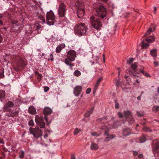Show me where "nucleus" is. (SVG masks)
I'll return each mask as SVG.
<instances>
[{"instance_id":"obj_1","label":"nucleus","mask_w":159,"mask_h":159,"mask_svg":"<svg viewBox=\"0 0 159 159\" xmlns=\"http://www.w3.org/2000/svg\"><path fill=\"white\" fill-rule=\"evenodd\" d=\"M93 5V7L96 9V13L94 16L100 18V19L103 20L106 19L107 14L106 9L99 4L97 5L96 4L94 3Z\"/></svg>"},{"instance_id":"obj_2","label":"nucleus","mask_w":159,"mask_h":159,"mask_svg":"<svg viewBox=\"0 0 159 159\" xmlns=\"http://www.w3.org/2000/svg\"><path fill=\"white\" fill-rule=\"evenodd\" d=\"M76 56V52L74 50H70L67 52V58L65 60V63L69 66L71 70H72V67L74 66V65L70 61H74Z\"/></svg>"},{"instance_id":"obj_3","label":"nucleus","mask_w":159,"mask_h":159,"mask_svg":"<svg viewBox=\"0 0 159 159\" xmlns=\"http://www.w3.org/2000/svg\"><path fill=\"white\" fill-rule=\"evenodd\" d=\"M101 20L100 18L92 16L90 17V23L93 27L98 30L100 29L102 26Z\"/></svg>"},{"instance_id":"obj_4","label":"nucleus","mask_w":159,"mask_h":159,"mask_svg":"<svg viewBox=\"0 0 159 159\" xmlns=\"http://www.w3.org/2000/svg\"><path fill=\"white\" fill-rule=\"evenodd\" d=\"M87 30V26L83 23H80L76 25L74 28L75 33L80 35H84Z\"/></svg>"},{"instance_id":"obj_5","label":"nucleus","mask_w":159,"mask_h":159,"mask_svg":"<svg viewBox=\"0 0 159 159\" xmlns=\"http://www.w3.org/2000/svg\"><path fill=\"white\" fill-rule=\"evenodd\" d=\"M29 130L31 134L33 135L34 137L38 139L42 135V132L39 128H33L30 127Z\"/></svg>"},{"instance_id":"obj_6","label":"nucleus","mask_w":159,"mask_h":159,"mask_svg":"<svg viewBox=\"0 0 159 159\" xmlns=\"http://www.w3.org/2000/svg\"><path fill=\"white\" fill-rule=\"evenodd\" d=\"M47 23L49 25H52L55 21V17L52 11L47 13L46 15Z\"/></svg>"},{"instance_id":"obj_7","label":"nucleus","mask_w":159,"mask_h":159,"mask_svg":"<svg viewBox=\"0 0 159 159\" xmlns=\"http://www.w3.org/2000/svg\"><path fill=\"white\" fill-rule=\"evenodd\" d=\"M78 4L79 2H77L76 4V6L78 7L77 14L78 17L80 18L84 16V10L83 4H80V5H79Z\"/></svg>"},{"instance_id":"obj_8","label":"nucleus","mask_w":159,"mask_h":159,"mask_svg":"<svg viewBox=\"0 0 159 159\" xmlns=\"http://www.w3.org/2000/svg\"><path fill=\"white\" fill-rule=\"evenodd\" d=\"M123 114L125 117L127 119V121L130 124H132L134 122V120L133 118L130 111H127L123 112Z\"/></svg>"},{"instance_id":"obj_9","label":"nucleus","mask_w":159,"mask_h":159,"mask_svg":"<svg viewBox=\"0 0 159 159\" xmlns=\"http://www.w3.org/2000/svg\"><path fill=\"white\" fill-rule=\"evenodd\" d=\"M52 112V110L48 107H46L44 108L43 110V113L45 115L44 119L47 122V125H49L51 122V121L50 120L49 122H48V117L47 116L51 114Z\"/></svg>"},{"instance_id":"obj_10","label":"nucleus","mask_w":159,"mask_h":159,"mask_svg":"<svg viewBox=\"0 0 159 159\" xmlns=\"http://www.w3.org/2000/svg\"><path fill=\"white\" fill-rule=\"evenodd\" d=\"M153 143H155V145L152 148V152L154 156L157 157L159 156V141L155 140L153 141Z\"/></svg>"},{"instance_id":"obj_11","label":"nucleus","mask_w":159,"mask_h":159,"mask_svg":"<svg viewBox=\"0 0 159 159\" xmlns=\"http://www.w3.org/2000/svg\"><path fill=\"white\" fill-rule=\"evenodd\" d=\"M35 121L37 124L41 128H43L45 127V123L43 121V118L40 116H36Z\"/></svg>"},{"instance_id":"obj_12","label":"nucleus","mask_w":159,"mask_h":159,"mask_svg":"<svg viewBox=\"0 0 159 159\" xmlns=\"http://www.w3.org/2000/svg\"><path fill=\"white\" fill-rule=\"evenodd\" d=\"M66 6L63 3H61L59 6L58 9V14L60 17H63L66 11Z\"/></svg>"},{"instance_id":"obj_13","label":"nucleus","mask_w":159,"mask_h":159,"mask_svg":"<svg viewBox=\"0 0 159 159\" xmlns=\"http://www.w3.org/2000/svg\"><path fill=\"white\" fill-rule=\"evenodd\" d=\"M82 86L79 85L76 86L74 88L73 93L76 96H78L80 94L82 91Z\"/></svg>"},{"instance_id":"obj_14","label":"nucleus","mask_w":159,"mask_h":159,"mask_svg":"<svg viewBox=\"0 0 159 159\" xmlns=\"http://www.w3.org/2000/svg\"><path fill=\"white\" fill-rule=\"evenodd\" d=\"M13 105L14 104L12 102L10 101H8L4 106V110L5 111H10Z\"/></svg>"},{"instance_id":"obj_15","label":"nucleus","mask_w":159,"mask_h":159,"mask_svg":"<svg viewBox=\"0 0 159 159\" xmlns=\"http://www.w3.org/2000/svg\"><path fill=\"white\" fill-rule=\"evenodd\" d=\"M131 133V131L130 128H125L123 130L122 135L124 136H126Z\"/></svg>"},{"instance_id":"obj_16","label":"nucleus","mask_w":159,"mask_h":159,"mask_svg":"<svg viewBox=\"0 0 159 159\" xmlns=\"http://www.w3.org/2000/svg\"><path fill=\"white\" fill-rule=\"evenodd\" d=\"M65 47V45L64 43H62L58 45L56 48V52L57 53H59L61 50Z\"/></svg>"},{"instance_id":"obj_17","label":"nucleus","mask_w":159,"mask_h":159,"mask_svg":"<svg viewBox=\"0 0 159 159\" xmlns=\"http://www.w3.org/2000/svg\"><path fill=\"white\" fill-rule=\"evenodd\" d=\"M114 34V32L111 33V32L108 31L107 34H105L104 36L103 37V39L104 40H106L109 37H111L113 34Z\"/></svg>"},{"instance_id":"obj_18","label":"nucleus","mask_w":159,"mask_h":159,"mask_svg":"<svg viewBox=\"0 0 159 159\" xmlns=\"http://www.w3.org/2000/svg\"><path fill=\"white\" fill-rule=\"evenodd\" d=\"M94 107L93 106L92 107L89 111H87L84 114V116L85 117H88L90 115L93 113L94 110Z\"/></svg>"},{"instance_id":"obj_19","label":"nucleus","mask_w":159,"mask_h":159,"mask_svg":"<svg viewBox=\"0 0 159 159\" xmlns=\"http://www.w3.org/2000/svg\"><path fill=\"white\" fill-rule=\"evenodd\" d=\"M98 148V146L96 143H91L90 149L92 150H97Z\"/></svg>"},{"instance_id":"obj_20","label":"nucleus","mask_w":159,"mask_h":159,"mask_svg":"<svg viewBox=\"0 0 159 159\" xmlns=\"http://www.w3.org/2000/svg\"><path fill=\"white\" fill-rule=\"evenodd\" d=\"M28 111L29 113L32 114H35L36 112L35 108L32 106H31L29 107Z\"/></svg>"},{"instance_id":"obj_21","label":"nucleus","mask_w":159,"mask_h":159,"mask_svg":"<svg viewBox=\"0 0 159 159\" xmlns=\"http://www.w3.org/2000/svg\"><path fill=\"white\" fill-rule=\"evenodd\" d=\"M155 40V38L153 36H151L148 37L145 39V41L148 43H152Z\"/></svg>"},{"instance_id":"obj_22","label":"nucleus","mask_w":159,"mask_h":159,"mask_svg":"<svg viewBox=\"0 0 159 159\" xmlns=\"http://www.w3.org/2000/svg\"><path fill=\"white\" fill-rule=\"evenodd\" d=\"M115 137V136L112 134H111L110 135L107 136L106 137L104 140V141H108Z\"/></svg>"},{"instance_id":"obj_23","label":"nucleus","mask_w":159,"mask_h":159,"mask_svg":"<svg viewBox=\"0 0 159 159\" xmlns=\"http://www.w3.org/2000/svg\"><path fill=\"white\" fill-rule=\"evenodd\" d=\"M150 54L152 57H156L157 56L156 49H154L151 50L150 51Z\"/></svg>"},{"instance_id":"obj_24","label":"nucleus","mask_w":159,"mask_h":159,"mask_svg":"<svg viewBox=\"0 0 159 159\" xmlns=\"http://www.w3.org/2000/svg\"><path fill=\"white\" fill-rule=\"evenodd\" d=\"M142 49H146L149 46L148 43H144V40L142 42Z\"/></svg>"},{"instance_id":"obj_25","label":"nucleus","mask_w":159,"mask_h":159,"mask_svg":"<svg viewBox=\"0 0 159 159\" xmlns=\"http://www.w3.org/2000/svg\"><path fill=\"white\" fill-rule=\"evenodd\" d=\"M5 92L4 91H0V99H2L4 98L5 96Z\"/></svg>"},{"instance_id":"obj_26","label":"nucleus","mask_w":159,"mask_h":159,"mask_svg":"<svg viewBox=\"0 0 159 159\" xmlns=\"http://www.w3.org/2000/svg\"><path fill=\"white\" fill-rule=\"evenodd\" d=\"M143 131L146 132H152V130L150 129L149 127H148L146 126H145L143 128Z\"/></svg>"},{"instance_id":"obj_27","label":"nucleus","mask_w":159,"mask_h":159,"mask_svg":"<svg viewBox=\"0 0 159 159\" xmlns=\"http://www.w3.org/2000/svg\"><path fill=\"white\" fill-rule=\"evenodd\" d=\"M152 111H153L156 112L159 111V106H153Z\"/></svg>"},{"instance_id":"obj_28","label":"nucleus","mask_w":159,"mask_h":159,"mask_svg":"<svg viewBox=\"0 0 159 159\" xmlns=\"http://www.w3.org/2000/svg\"><path fill=\"white\" fill-rule=\"evenodd\" d=\"M74 75L78 77L81 75V73L80 71L76 70L74 72Z\"/></svg>"},{"instance_id":"obj_29","label":"nucleus","mask_w":159,"mask_h":159,"mask_svg":"<svg viewBox=\"0 0 159 159\" xmlns=\"http://www.w3.org/2000/svg\"><path fill=\"white\" fill-rule=\"evenodd\" d=\"M81 131L80 129H79L77 128H76L74 131V134L76 135L80 133Z\"/></svg>"},{"instance_id":"obj_30","label":"nucleus","mask_w":159,"mask_h":159,"mask_svg":"<svg viewBox=\"0 0 159 159\" xmlns=\"http://www.w3.org/2000/svg\"><path fill=\"white\" fill-rule=\"evenodd\" d=\"M140 72L143 74L144 75L147 77H150V75L147 72L144 71L143 70H141Z\"/></svg>"},{"instance_id":"obj_31","label":"nucleus","mask_w":159,"mask_h":159,"mask_svg":"<svg viewBox=\"0 0 159 159\" xmlns=\"http://www.w3.org/2000/svg\"><path fill=\"white\" fill-rule=\"evenodd\" d=\"M91 135L92 136H96L97 137L99 136L101 134V133L100 132L99 133H98L96 132H91Z\"/></svg>"},{"instance_id":"obj_32","label":"nucleus","mask_w":159,"mask_h":159,"mask_svg":"<svg viewBox=\"0 0 159 159\" xmlns=\"http://www.w3.org/2000/svg\"><path fill=\"white\" fill-rule=\"evenodd\" d=\"M137 66V63H134V64H133L131 65V67L133 70H135L136 69Z\"/></svg>"},{"instance_id":"obj_33","label":"nucleus","mask_w":159,"mask_h":159,"mask_svg":"<svg viewBox=\"0 0 159 159\" xmlns=\"http://www.w3.org/2000/svg\"><path fill=\"white\" fill-rule=\"evenodd\" d=\"M139 140L140 143H143L146 140V138L144 136H143L140 138Z\"/></svg>"},{"instance_id":"obj_34","label":"nucleus","mask_w":159,"mask_h":159,"mask_svg":"<svg viewBox=\"0 0 159 159\" xmlns=\"http://www.w3.org/2000/svg\"><path fill=\"white\" fill-rule=\"evenodd\" d=\"M99 85V84L96 83V84L95 85V87L93 89V94H94L95 93L97 89L98 88V86Z\"/></svg>"},{"instance_id":"obj_35","label":"nucleus","mask_w":159,"mask_h":159,"mask_svg":"<svg viewBox=\"0 0 159 159\" xmlns=\"http://www.w3.org/2000/svg\"><path fill=\"white\" fill-rule=\"evenodd\" d=\"M18 112H14V113H12L11 114V115H7V116H9L10 117H14L15 116H17V114H18Z\"/></svg>"},{"instance_id":"obj_36","label":"nucleus","mask_w":159,"mask_h":159,"mask_svg":"<svg viewBox=\"0 0 159 159\" xmlns=\"http://www.w3.org/2000/svg\"><path fill=\"white\" fill-rule=\"evenodd\" d=\"M28 125L29 126H33L34 125L33 120H30L28 123Z\"/></svg>"},{"instance_id":"obj_37","label":"nucleus","mask_w":159,"mask_h":159,"mask_svg":"<svg viewBox=\"0 0 159 159\" xmlns=\"http://www.w3.org/2000/svg\"><path fill=\"white\" fill-rule=\"evenodd\" d=\"M134 60V59L133 58H129V59L127 61V63L128 64H130L133 62Z\"/></svg>"},{"instance_id":"obj_38","label":"nucleus","mask_w":159,"mask_h":159,"mask_svg":"<svg viewBox=\"0 0 159 159\" xmlns=\"http://www.w3.org/2000/svg\"><path fill=\"white\" fill-rule=\"evenodd\" d=\"M24 154H25V153H24V152L23 151H21L20 152V155L19 157L20 158H23L24 157Z\"/></svg>"},{"instance_id":"obj_39","label":"nucleus","mask_w":159,"mask_h":159,"mask_svg":"<svg viewBox=\"0 0 159 159\" xmlns=\"http://www.w3.org/2000/svg\"><path fill=\"white\" fill-rule=\"evenodd\" d=\"M2 17V15L0 14V26H2L3 25V22L1 20Z\"/></svg>"},{"instance_id":"obj_40","label":"nucleus","mask_w":159,"mask_h":159,"mask_svg":"<svg viewBox=\"0 0 159 159\" xmlns=\"http://www.w3.org/2000/svg\"><path fill=\"white\" fill-rule=\"evenodd\" d=\"M115 107L116 109H118L119 108V104L117 102L116 100H115Z\"/></svg>"},{"instance_id":"obj_41","label":"nucleus","mask_w":159,"mask_h":159,"mask_svg":"<svg viewBox=\"0 0 159 159\" xmlns=\"http://www.w3.org/2000/svg\"><path fill=\"white\" fill-rule=\"evenodd\" d=\"M91 89L90 88H88L86 91V93L87 94H89L91 92Z\"/></svg>"},{"instance_id":"obj_42","label":"nucleus","mask_w":159,"mask_h":159,"mask_svg":"<svg viewBox=\"0 0 159 159\" xmlns=\"http://www.w3.org/2000/svg\"><path fill=\"white\" fill-rule=\"evenodd\" d=\"M72 3H75V4L77 2H79V5H80V4H82L81 2H79V0H72Z\"/></svg>"},{"instance_id":"obj_43","label":"nucleus","mask_w":159,"mask_h":159,"mask_svg":"<svg viewBox=\"0 0 159 159\" xmlns=\"http://www.w3.org/2000/svg\"><path fill=\"white\" fill-rule=\"evenodd\" d=\"M121 82L120 81L119 79H118L117 80L116 82V85L117 86H119L121 84Z\"/></svg>"},{"instance_id":"obj_44","label":"nucleus","mask_w":159,"mask_h":159,"mask_svg":"<svg viewBox=\"0 0 159 159\" xmlns=\"http://www.w3.org/2000/svg\"><path fill=\"white\" fill-rule=\"evenodd\" d=\"M117 114L119 118H122L123 116L122 114L120 112H118Z\"/></svg>"},{"instance_id":"obj_45","label":"nucleus","mask_w":159,"mask_h":159,"mask_svg":"<svg viewBox=\"0 0 159 159\" xmlns=\"http://www.w3.org/2000/svg\"><path fill=\"white\" fill-rule=\"evenodd\" d=\"M137 113L138 116L139 117H142L143 116V114L142 113H140L139 111H137Z\"/></svg>"},{"instance_id":"obj_46","label":"nucleus","mask_w":159,"mask_h":159,"mask_svg":"<svg viewBox=\"0 0 159 159\" xmlns=\"http://www.w3.org/2000/svg\"><path fill=\"white\" fill-rule=\"evenodd\" d=\"M49 90V88L48 87L46 86L44 88V91L45 92H47Z\"/></svg>"},{"instance_id":"obj_47","label":"nucleus","mask_w":159,"mask_h":159,"mask_svg":"<svg viewBox=\"0 0 159 159\" xmlns=\"http://www.w3.org/2000/svg\"><path fill=\"white\" fill-rule=\"evenodd\" d=\"M133 154L134 156H136L138 155V152L136 151H133Z\"/></svg>"},{"instance_id":"obj_48","label":"nucleus","mask_w":159,"mask_h":159,"mask_svg":"<svg viewBox=\"0 0 159 159\" xmlns=\"http://www.w3.org/2000/svg\"><path fill=\"white\" fill-rule=\"evenodd\" d=\"M50 60L51 61H53V56L52 54L50 55L49 58L48 59V60Z\"/></svg>"},{"instance_id":"obj_49","label":"nucleus","mask_w":159,"mask_h":159,"mask_svg":"<svg viewBox=\"0 0 159 159\" xmlns=\"http://www.w3.org/2000/svg\"><path fill=\"white\" fill-rule=\"evenodd\" d=\"M102 77H101L100 78H99L97 80L96 83L99 84L101 81H102Z\"/></svg>"},{"instance_id":"obj_50","label":"nucleus","mask_w":159,"mask_h":159,"mask_svg":"<svg viewBox=\"0 0 159 159\" xmlns=\"http://www.w3.org/2000/svg\"><path fill=\"white\" fill-rule=\"evenodd\" d=\"M41 28V25H37L36 26V30H38Z\"/></svg>"},{"instance_id":"obj_51","label":"nucleus","mask_w":159,"mask_h":159,"mask_svg":"<svg viewBox=\"0 0 159 159\" xmlns=\"http://www.w3.org/2000/svg\"><path fill=\"white\" fill-rule=\"evenodd\" d=\"M138 157L139 158H143V155L142 154H140L138 155Z\"/></svg>"},{"instance_id":"obj_52","label":"nucleus","mask_w":159,"mask_h":159,"mask_svg":"<svg viewBox=\"0 0 159 159\" xmlns=\"http://www.w3.org/2000/svg\"><path fill=\"white\" fill-rule=\"evenodd\" d=\"M139 83V81L137 79L136 80V81L134 83V85H137Z\"/></svg>"},{"instance_id":"obj_53","label":"nucleus","mask_w":159,"mask_h":159,"mask_svg":"<svg viewBox=\"0 0 159 159\" xmlns=\"http://www.w3.org/2000/svg\"><path fill=\"white\" fill-rule=\"evenodd\" d=\"M152 31V29L151 28H150L147 31V33H149L148 34H150V33Z\"/></svg>"},{"instance_id":"obj_54","label":"nucleus","mask_w":159,"mask_h":159,"mask_svg":"<svg viewBox=\"0 0 159 159\" xmlns=\"http://www.w3.org/2000/svg\"><path fill=\"white\" fill-rule=\"evenodd\" d=\"M103 119H105V120H107L106 119V117H104L103 118H100L98 119V120H99V121H102V120H103Z\"/></svg>"},{"instance_id":"obj_55","label":"nucleus","mask_w":159,"mask_h":159,"mask_svg":"<svg viewBox=\"0 0 159 159\" xmlns=\"http://www.w3.org/2000/svg\"><path fill=\"white\" fill-rule=\"evenodd\" d=\"M42 76V75L41 74H39L38 75V77H37V78L38 79H40L41 77Z\"/></svg>"},{"instance_id":"obj_56","label":"nucleus","mask_w":159,"mask_h":159,"mask_svg":"<svg viewBox=\"0 0 159 159\" xmlns=\"http://www.w3.org/2000/svg\"><path fill=\"white\" fill-rule=\"evenodd\" d=\"M70 159H75V157L74 154H71Z\"/></svg>"},{"instance_id":"obj_57","label":"nucleus","mask_w":159,"mask_h":159,"mask_svg":"<svg viewBox=\"0 0 159 159\" xmlns=\"http://www.w3.org/2000/svg\"><path fill=\"white\" fill-rule=\"evenodd\" d=\"M104 135H106L107 136L110 135H109L108 132L107 131H106L105 132L104 134Z\"/></svg>"},{"instance_id":"obj_58","label":"nucleus","mask_w":159,"mask_h":159,"mask_svg":"<svg viewBox=\"0 0 159 159\" xmlns=\"http://www.w3.org/2000/svg\"><path fill=\"white\" fill-rule=\"evenodd\" d=\"M14 70L16 71H18L20 70L18 67H15L14 68Z\"/></svg>"},{"instance_id":"obj_59","label":"nucleus","mask_w":159,"mask_h":159,"mask_svg":"<svg viewBox=\"0 0 159 159\" xmlns=\"http://www.w3.org/2000/svg\"><path fill=\"white\" fill-rule=\"evenodd\" d=\"M118 77H119V75H120V69L119 68H118Z\"/></svg>"},{"instance_id":"obj_60","label":"nucleus","mask_w":159,"mask_h":159,"mask_svg":"<svg viewBox=\"0 0 159 159\" xmlns=\"http://www.w3.org/2000/svg\"><path fill=\"white\" fill-rule=\"evenodd\" d=\"M3 73H0V78H2L4 76Z\"/></svg>"},{"instance_id":"obj_61","label":"nucleus","mask_w":159,"mask_h":159,"mask_svg":"<svg viewBox=\"0 0 159 159\" xmlns=\"http://www.w3.org/2000/svg\"><path fill=\"white\" fill-rule=\"evenodd\" d=\"M2 36L0 34V43L2 41Z\"/></svg>"},{"instance_id":"obj_62","label":"nucleus","mask_w":159,"mask_h":159,"mask_svg":"<svg viewBox=\"0 0 159 159\" xmlns=\"http://www.w3.org/2000/svg\"><path fill=\"white\" fill-rule=\"evenodd\" d=\"M156 10H157V8L156 7H154V13L155 14L156 13Z\"/></svg>"},{"instance_id":"obj_63","label":"nucleus","mask_w":159,"mask_h":159,"mask_svg":"<svg viewBox=\"0 0 159 159\" xmlns=\"http://www.w3.org/2000/svg\"><path fill=\"white\" fill-rule=\"evenodd\" d=\"M4 71L3 69H0V73H3Z\"/></svg>"},{"instance_id":"obj_64","label":"nucleus","mask_w":159,"mask_h":159,"mask_svg":"<svg viewBox=\"0 0 159 159\" xmlns=\"http://www.w3.org/2000/svg\"><path fill=\"white\" fill-rule=\"evenodd\" d=\"M128 73L131 75L132 74V71L130 70H129L128 71Z\"/></svg>"}]
</instances>
